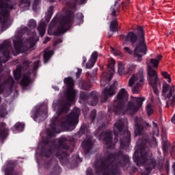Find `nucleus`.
I'll return each mask as SVG.
<instances>
[{"label": "nucleus", "instance_id": "1", "mask_svg": "<svg viewBox=\"0 0 175 175\" xmlns=\"http://www.w3.org/2000/svg\"><path fill=\"white\" fill-rule=\"evenodd\" d=\"M120 39H124L122 45L126 46L129 42H131L133 51L128 46H124V50L130 55H134V57L138 58L139 62H142V57L147 54V44L144 40V32L142 27H138V35L131 31L126 36L122 35Z\"/></svg>", "mask_w": 175, "mask_h": 175}, {"label": "nucleus", "instance_id": "2", "mask_svg": "<svg viewBox=\"0 0 175 175\" xmlns=\"http://www.w3.org/2000/svg\"><path fill=\"white\" fill-rule=\"evenodd\" d=\"M128 120L126 119H123L118 120L114 124L113 132L115 133V139H113L111 137V132L105 131L101 133L99 136V139L103 140L107 146L109 147H113L116 144V140H118L117 137L119 135H121L120 138V146L124 148L126 146H129L131 143V133L128 131Z\"/></svg>", "mask_w": 175, "mask_h": 175}, {"label": "nucleus", "instance_id": "3", "mask_svg": "<svg viewBox=\"0 0 175 175\" xmlns=\"http://www.w3.org/2000/svg\"><path fill=\"white\" fill-rule=\"evenodd\" d=\"M129 96L128 92L124 88L119 91L116 98L114 101V106L116 107V113H122L126 114H135L139 111V109L143 105L144 99L139 97H131V100L127 105L124 106V104L128 100Z\"/></svg>", "mask_w": 175, "mask_h": 175}, {"label": "nucleus", "instance_id": "4", "mask_svg": "<svg viewBox=\"0 0 175 175\" xmlns=\"http://www.w3.org/2000/svg\"><path fill=\"white\" fill-rule=\"evenodd\" d=\"M65 84H67V90L66 98L68 101V103H66L65 101L59 102L58 105L55 102L53 103V106L55 109H57V114H61V113H65L69 111V105L70 103L75 102V98H76V91L73 90V79L70 77L64 79Z\"/></svg>", "mask_w": 175, "mask_h": 175}, {"label": "nucleus", "instance_id": "5", "mask_svg": "<svg viewBox=\"0 0 175 175\" xmlns=\"http://www.w3.org/2000/svg\"><path fill=\"white\" fill-rule=\"evenodd\" d=\"M79 116H80V109L76 107L74 108L71 113L62 123L61 127L63 129H67V131H73L79 122Z\"/></svg>", "mask_w": 175, "mask_h": 175}, {"label": "nucleus", "instance_id": "6", "mask_svg": "<svg viewBox=\"0 0 175 175\" xmlns=\"http://www.w3.org/2000/svg\"><path fill=\"white\" fill-rule=\"evenodd\" d=\"M144 81V75L143 70H141L137 74L133 75L129 81V87H131L133 94H138L139 92L143 83Z\"/></svg>", "mask_w": 175, "mask_h": 175}, {"label": "nucleus", "instance_id": "7", "mask_svg": "<svg viewBox=\"0 0 175 175\" xmlns=\"http://www.w3.org/2000/svg\"><path fill=\"white\" fill-rule=\"evenodd\" d=\"M96 173L98 175H114L116 174V169L113 167V165L110 163V161H107L105 162L100 163V166L95 165Z\"/></svg>", "mask_w": 175, "mask_h": 175}, {"label": "nucleus", "instance_id": "8", "mask_svg": "<svg viewBox=\"0 0 175 175\" xmlns=\"http://www.w3.org/2000/svg\"><path fill=\"white\" fill-rule=\"evenodd\" d=\"M148 84L152 87L154 94L158 95V94H159V91L157 87H158V84L159 83V78H158L157 71H155L151 66H148Z\"/></svg>", "mask_w": 175, "mask_h": 175}, {"label": "nucleus", "instance_id": "9", "mask_svg": "<svg viewBox=\"0 0 175 175\" xmlns=\"http://www.w3.org/2000/svg\"><path fill=\"white\" fill-rule=\"evenodd\" d=\"M9 9H13V6L9 4V0H0V21L3 23L2 27L8 24Z\"/></svg>", "mask_w": 175, "mask_h": 175}, {"label": "nucleus", "instance_id": "10", "mask_svg": "<svg viewBox=\"0 0 175 175\" xmlns=\"http://www.w3.org/2000/svg\"><path fill=\"white\" fill-rule=\"evenodd\" d=\"M174 92V85H169L166 82L163 83V95L165 97L166 105L165 107H169V103L173 106L175 103V96L173 95Z\"/></svg>", "mask_w": 175, "mask_h": 175}, {"label": "nucleus", "instance_id": "11", "mask_svg": "<svg viewBox=\"0 0 175 175\" xmlns=\"http://www.w3.org/2000/svg\"><path fill=\"white\" fill-rule=\"evenodd\" d=\"M31 116L35 121H38V120H44L47 118V108L45 107L43 110V107H39V105L34 107L32 109Z\"/></svg>", "mask_w": 175, "mask_h": 175}, {"label": "nucleus", "instance_id": "12", "mask_svg": "<svg viewBox=\"0 0 175 175\" xmlns=\"http://www.w3.org/2000/svg\"><path fill=\"white\" fill-rule=\"evenodd\" d=\"M64 12L68 13L66 17L62 16L59 21L60 22V27L57 29V33H65L66 32V29H65V24H68V23H70L72 19L73 18V14L70 12V11H67L64 9Z\"/></svg>", "mask_w": 175, "mask_h": 175}, {"label": "nucleus", "instance_id": "13", "mask_svg": "<svg viewBox=\"0 0 175 175\" xmlns=\"http://www.w3.org/2000/svg\"><path fill=\"white\" fill-rule=\"evenodd\" d=\"M90 98H92V99H93V102L91 103L92 106L96 105V103H98V93L96 92H93L90 94L85 93L84 92H81L80 98L82 99V100H84L85 99H90Z\"/></svg>", "mask_w": 175, "mask_h": 175}, {"label": "nucleus", "instance_id": "14", "mask_svg": "<svg viewBox=\"0 0 175 175\" xmlns=\"http://www.w3.org/2000/svg\"><path fill=\"white\" fill-rule=\"evenodd\" d=\"M11 42L10 40H6L3 42L0 46V53H2L3 55L5 57V61L3 62H7L8 59L9 58V53L10 51Z\"/></svg>", "mask_w": 175, "mask_h": 175}, {"label": "nucleus", "instance_id": "15", "mask_svg": "<svg viewBox=\"0 0 175 175\" xmlns=\"http://www.w3.org/2000/svg\"><path fill=\"white\" fill-rule=\"evenodd\" d=\"M116 90H117V82L107 87L103 92V98L105 100H107L110 96H113L116 94Z\"/></svg>", "mask_w": 175, "mask_h": 175}, {"label": "nucleus", "instance_id": "16", "mask_svg": "<svg viewBox=\"0 0 175 175\" xmlns=\"http://www.w3.org/2000/svg\"><path fill=\"white\" fill-rule=\"evenodd\" d=\"M136 68V66L133 64L129 65L125 69V65L122 63H119L118 64V73L119 75H124V73L128 74L131 73L133 69Z\"/></svg>", "mask_w": 175, "mask_h": 175}, {"label": "nucleus", "instance_id": "17", "mask_svg": "<svg viewBox=\"0 0 175 175\" xmlns=\"http://www.w3.org/2000/svg\"><path fill=\"white\" fill-rule=\"evenodd\" d=\"M14 46L16 51L18 53H23V42L21 40V36L16 37L14 39Z\"/></svg>", "mask_w": 175, "mask_h": 175}, {"label": "nucleus", "instance_id": "18", "mask_svg": "<svg viewBox=\"0 0 175 175\" xmlns=\"http://www.w3.org/2000/svg\"><path fill=\"white\" fill-rule=\"evenodd\" d=\"M142 158V159H144L146 157H148V154H147V149H146V147L142 146L139 150L135 151L133 158Z\"/></svg>", "mask_w": 175, "mask_h": 175}, {"label": "nucleus", "instance_id": "19", "mask_svg": "<svg viewBox=\"0 0 175 175\" xmlns=\"http://www.w3.org/2000/svg\"><path fill=\"white\" fill-rule=\"evenodd\" d=\"M142 122H143L142 119L137 120V122L135 123V136H137L139 135H142V133H143Z\"/></svg>", "mask_w": 175, "mask_h": 175}, {"label": "nucleus", "instance_id": "20", "mask_svg": "<svg viewBox=\"0 0 175 175\" xmlns=\"http://www.w3.org/2000/svg\"><path fill=\"white\" fill-rule=\"evenodd\" d=\"M155 168V160L152 159H147L145 163V169L148 173H150L152 169Z\"/></svg>", "mask_w": 175, "mask_h": 175}, {"label": "nucleus", "instance_id": "21", "mask_svg": "<svg viewBox=\"0 0 175 175\" xmlns=\"http://www.w3.org/2000/svg\"><path fill=\"white\" fill-rule=\"evenodd\" d=\"M118 9H120V4H118V1H115L114 4H113L110 8L111 16L113 17H116L117 16V12H118Z\"/></svg>", "mask_w": 175, "mask_h": 175}, {"label": "nucleus", "instance_id": "22", "mask_svg": "<svg viewBox=\"0 0 175 175\" xmlns=\"http://www.w3.org/2000/svg\"><path fill=\"white\" fill-rule=\"evenodd\" d=\"M38 31L41 38L44 36L46 33V23L44 22H41L38 27Z\"/></svg>", "mask_w": 175, "mask_h": 175}, {"label": "nucleus", "instance_id": "23", "mask_svg": "<svg viewBox=\"0 0 175 175\" xmlns=\"http://www.w3.org/2000/svg\"><path fill=\"white\" fill-rule=\"evenodd\" d=\"M54 52H53V50L50 49H46L44 53V63L47 64L49 62L50 58H51V56L53 55Z\"/></svg>", "mask_w": 175, "mask_h": 175}, {"label": "nucleus", "instance_id": "24", "mask_svg": "<svg viewBox=\"0 0 175 175\" xmlns=\"http://www.w3.org/2000/svg\"><path fill=\"white\" fill-rule=\"evenodd\" d=\"M82 147L86 150V152H90V150H91V147H92V142H91V139H85L82 142Z\"/></svg>", "mask_w": 175, "mask_h": 175}, {"label": "nucleus", "instance_id": "25", "mask_svg": "<svg viewBox=\"0 0 175 175\" xmlns=\"http://www.w3.org/2000/svg\"><path fill=\"white\" fill-rule=\"evenodd\" d=\"M98 58V53L96 52H94L92 55V57L90 59V62H91V64L89 66L88 64H86L87 69H91L95 64V62H96V59Z\"/></svg>", "mask_w": 175, "mask_h": 175}, {"label": "nucleus", "instance_id": "26", "mask_svg": "<svg viewBox=\"0 0 175 175\" xmlns=\"http://www.w3.org/2000/svg\"><path fill=\"white\" fill-rule=\"evenodd\" d=\"M160 59H162V55H158L156 58L150 59V64H152L153 68H158Z\"/></svg>", "mask_w": 175, "mask_h": 175}, {"label": "nucleus", "instance_id": "27", "mask_svg": "<svg viewBox=\"0 0 175 175\" xmlns=\"http://www.w3.org/2000/svg\"><path fill=\"white\" fill-rule=\"evenodd\" d=\"M55 151H57L55 155L59 159H65L68 156V154L64 152L61 149H55Z\"/></svg>", "mask_w": 175, "mask_h": 175}, {"label": "nucleus", "instance_id": "28", "mask_svg": "<svg viewBox=\"0 0 175 175\" xmlns=\"http://www.w3.org/2000/svg\"><path fill=\"white\" fill-rule=\"evenodd\" d=\"M118 26V23L117 22V19L115 18L113 21L111 22L109 29L111 32H117V28Z\"/></svg>", "mask_w": 175, "mask_h": 175}, {"label": "nucleus", "instance_id": "29", "mask_svg": "<svg viewBox=\"0 0 175 175\" xmlns=\"http://www.w3.org/2000/svg\"><path fill=\"white\" fill-rule=\"evenodd\" d=\"M30 82H31V79H29V75H25L21 81V84L23 87H27V85H28V84H29Z\"/></svg>", "mask_w": 175, "mask_h": 175}, {"label": "nucleus", "instance_id": "30", "mask_svg": "<svg viewBox=\"0 0 175 175\" xmlns=\"http://www.w3.org/2000/svg\"><path fill=\"white\" fill-rule=\"evenodd\" d=\"M37 40H38V36H36V35H34L31 38H30L27 41V44L30 46H29L30 49H32V47L35 46V43H36Z\"/></svg>", "mask_w": 175, "mask_h": 175}, {"label": "nucleus", "instance_id": "31", "mask_svg": "<svg viewBox=\"0 0 175 175\" xmlns=\"http://www.w3.org/2000/svg\"><path fill=\"white\" fill-rule=\"evenodd\" d=\"M31 2L29 0H23L21 3V8H23L25 10H27L29 8Z\"/></svg>", "mask_w": 175, "mask_h": 175}, {"label": "nucleus", "instance_id": "32", "mask_svg": "<svg viewBox=\"0 0 175 175\" xmlns=\"http://www.w3.org/2000/svg\"><path fill=\"white\" fill-rule=\"evenodd\" d=\"M59 144L60 148H64L66 150L68 148V146H66V138H62L59 141Z\"/></svg>", "mask_w": 175, "mask_h": 175}, {"label": "nucleus", "instance_id": "33", "mask_svg": "<svg viewBox=\"0 0 175 175\" xmlns=\"http://www.w3.org/2000/svg\"><path fill=\"white\" fill-rule=\"evenodd\" d=\"M146 111L148 116H151V114H154V108H152V105H151V104H148L146 105Z\"/></svg>", "mask_w": 175, "mask_h": 175}, {"label": "nucleus", "instance_id": "34", "mask_svg": "<svg viewBox=\"0 0 175 175\" xmlns=\"http://www.w3.org/2000/svg\"><path fill=\"white\" fill-rule=\"evenodd\" d=\"M5 175H14V173H13V167L9 165L7 168H5Z\"/></svg>", "mask_w": 175, "mask_h": 175}, {"label": "nucleus", "instance_id": "35", "mask_svg": "<svg viewBox=\"0 0 175 175\" xmlns=\"http://www.w3.org/2000/svg\"><path fill=\"white\" fill-rule=\"evenodd\" d=\"M27 25H28L29 28H30V29H33L36 27V21L31 19V20L29 21Z\"/></svg>", "mask_w": 175, "mask_h": 175}, {"label": "nucleus", "instance_id": "36", "mask_svg": "<svg viewBox=\"0 0 175 175\" xmlns=\"http://www.w3.org/2000/svg\"><path fill=\"white\" fill-rule=\"evenodd\" d=\"M55 23H56V21L55 19H53L51 22V24L48 28V33L49 35H53V32H51L52 29H53V27H54V25H55Z\"/></svg>", "mask_w": 175, "mask_h": 175}, {"label": "nucleus", "instance_id": "37", "mask_svg": "<svg viewBox=\"0 0 175 175\" xmlns=\"http://www.w3.org/2000/svg\"><path fill=\"white\" fill-rule=\"evenodd\" d=\"M153 133L155 136H158L159 133V128H158V124L153 122Z\"/></svg>", "mask_w": 175, "mask_h": 175}, {"label": "nucleus", "instance_id": "38", "mask_svg": "<svg viewBox=\"0 0 175 175\" xmlns=\"http://www.w3.org/2000/svg\"><path fill=\"white\" fill-rule=\"evenodd\" d=\"M113 79V76L110 75L109 77L108 78L107 81L106 80H103L100 81V85L101 87H106L107 84H109V82Z\"/></svg>", "mask_w": 175, "mask_h": 175}, {"label": "nucleus", "instance_id": "39", "mask_svg": "<svg viewBox=\"0 0 175 175\" xmlns=\"http://www.w3.org/2000/svg\"><path fill=\"white\" fill-rule=\"evenodd\" d=\"M161 75L166 79H168V83H172V78L170 77V75H169V73H167V72L163 71L161 72Z\"/></svg>", "mask_w": 175, "mask_h": 175}, {"label": "nucleus", "instance_id": "40", "mask_svg": "<svg viewBox=\"0 0 175 175\" xmlns=\"http://www.w3.org/2000/svg\"><path fill=\"white\" fill-rule=\"evenodd\" d=\"M14 128L18 131H24V123L18 122L15 124Z\"/></svg>", "mask_w": 175, "mask_h": 175}, {"label": "nucleus", "instance_id": "41", "mask_svg": "<svg viewBox=\"0 0 175 175\" xmlns=\"http://www.w3.org/2000/svg\"><path fill=\"white\" fill-rule=\"evenodd\" d=\"M111 53L113 55H116L118 57H122V53L120 51H117L113 48H111Z\"/></svg>", "mask_w": 175, "mask_h": 175}, {"label": "nucleus", "instance_id": "42", "mask_svg": "<svg viewBox=\"0 0 175 175\" xmlns=\"http://www.w3.org/2000/svg\"><path fill=\"white\" fill-rule=\"evenodd\" d=\"M14 75L16 80H18V79H20V76L21 75V72H20V70H17L16 71L14 72Z\"/></svg>", "mask_w": 175, "mask_h": 175}, {"label": "nucleus", "instance_id": "43", "mask_svg": "<svg viewBox=\"0 0 175 175\" xmlns=\"http://www.w3.org/2000/svg\"><path fill=\"white\" fill-rule=\"evenodd\" d=\"M115 64L116 63L114 62V59H111V62L109 65V69H111V70H112V72H114V64Z\"/></svg>", "mask_w": 175, "mask_h": 175}, {"label": "nucleus", "instance_id": "44", "mask_svg": "<svg viewBox=\"0 0 175 175\" xmlns=\"http://www.w3.org/2000/svg\"><path fill=\"white\" fill-rule=\"evenodd\" d=\"M53 16V14H51V12H49L46 16L45 18L46 20V23H49V21H50L51 16Z\"/></svg>", "mask_w": 175, "mask_h": 175}, {"label": "nucleus", "instance_id": "45", "mask_svg": "<svg viewBox=\"0 0 175 175\" xmlns=\"http://www.w3.org/2000/svg\"><path fill=\"white\" fill-rule=\"evenodd\" d=\"M78 18L79 20V23L81 24V23H83V18H84V16H83L82 13L78 14Z\"/></svg>", "mask_w": 175, "mask_h": 175}, {"label": "nucleus", "instance_id": "46", "mask_svg": "<svg viewBox=\"0 0 175 175\" xmlns=\"http://www.w3.org/2000/svg\"><path fill=\"white\" fill-rule=\"evenodd\" d=\"M27 29L25 27H22L20 31V35H23V33H25L27 32Z\"/></svg>", "mask_w": 175, "mask_h": 175}, {"label": "nucleus", "instance_id": "47", "mask_svg": "<svg viewBox=\"0 0 175 175\" xmlns=\"http://www.w3.org/2000/svg\"><path fill=\"white\" fill-rule=\"evenodd\" d=\"M39 64H40L39 61H37L34 63V64H33L34 70H36V69H38L39 68Z\"/></svg>", "mask_w": 175, "mask_h": 175}, {"label": "nucleus", "instance_id": "48", "mask_svg": "<svg viewBox=\"0 0 175 175\" xmlns=\"http://www.w3.org/2000/svg\"><path fill=\"white\" fill-rule=\"evenodd\" d=\"M52 131L53 133H59V132H61L60 131L57 130V126L52 127Z\"/></svg>", "mask_w": 175, "mask_h": 175}, {"label": "nucleus", "instance_id": "49", "mask_svg": "<svg viewBox=\"0 0 175 175\" xmlns=\"http://www.w3.org/2000/svg\"><path fill=\"white\" fill-rule=\"evenodd\" d=\"M86 175H92V169L88 168L86 171Z\"/></svg>", "mask_w": 175, "mask_h": 175}, {"label": "nucleus", "instance_id": "50", "mask_svg": "<svg viewBox=\"0 0 175 175\" xmlns=\"http://www.w3.org/2000/svg\"><path fill=\"white\" fill-rule=\"evenodd\" d=\"M169 146H170V144H169V143H165L163 145V150H164V151H166V150H167V147H169Z\"/></svg>", "mask_w": 175, "mask_h": 175}, {"label": "nucleus", "instance_id": "51", "mask_svg": "<svg viewBox=\"0 0 175 175\" xmlns=\"http://www.w3.org/2000/svg\"><path fill=\"white\" fill-rule=\"evenodd\" d=\"M81 68H78V72H77V77H79L80 73H81Z\"/></svg>", "mask_w": 175, "mask_h": 175}, {"label": "nucleus", "instance_id": "52", "mask_svg": "<svg viewBox=\"0 0 175 175\" xmlns=\"http://www.w3.org/2000/svg\"><path fill=\"white\" fill-rule=\"evenodd\" d=\"M6 136V133L5 132L0 131V137H5Z\"/></svg>", "mask_w": 175, "mask_h": 175}, {"label": "nucleus", "instance_id": "53", "mask_svg": "<svg viewBox=\"0 0 175 175\" xmlns=\"http://www.w3.org/2000/svg\"><path fill=\"white\" fill-rule=\"evenodd\" d=\"M51 154V150H48L45 154V157H50V154Z\"/></svg>", "mask_w": 175, "mask_h": 175}, {"label": "nucleus", "instance_id": "54", "mask_svg": "<svg viewBox=\"0 0 175 175\" xmlns=\"http://www.w3.org/2000/svg\"><path fill=\"white\" fill-rule=\"evenodd\" d=\"M49 40H50V38L46 37V38H45V40L43 41V43H44V44H46V43H47V42H49Z\"/></svg>", "mask_w": 175, "mask_h": 175}, {"label": "nucleus", "instance_id": "55", "mask_svg": "<svg viewBox=\"0 0 175 175\" xmlns=\"http://www.w3.org/2000/svg\"><path fill=\"white\" fill-rule=\"evenodd\" d=\"M6 116V111H3V113H1V112H0V117H5Z\"/></svg>", "mask_w": 175, "mask_h": 175}, {"label": "nucleus", "instance_id": "56", "mask_svg": "<svg viewBox=\"0 0 175 175\" xmlns=\"http://www.w3.org/2000/svg\"><path fill=\"white\" fill-rule=\"evenodd\" d=\"M29 64H31V62L29 61H26L24 62V65H25L26 66H29Z\"/></svg>", "mask_w": 175, "mask_h": 175}, {"label": "nucleus", "instance_id": "57", "mask_svg": "<svg viewBox=\"0 0 175 175\" xmlns=\"http://www.w3.org/2000/svg\"><path fill=\"white\" fill-rule=\"evenodd\" d=\"M172 124H175V113L172 118Z\"/></svg>", "mask_w": 175, "mask_h": 175}, {"label": "nucleus", "instance_id": "58", "mask_svg": "<svg viewBox=\"0 0 175 175\" xmlns=\"http://www.w3.org/2000/svg\"><path fill=\"white\" fill-rule=\"evenodd\" d=\"M137 144L138 145V146H143V144H144V142H142V143H140V141H138L137 142Z\"/></svg>", "mask_w": 175, "mask_h": 175}, {"label": "nucleus", "instance_id": "59", "mask_svg": "<svg viewBox=\"0 0 175 175\" xmlns=\"http://www.w3.org/2000/svg\"><path fill=\"white\" fill-rule=\"evenodd\" d=\"M48 135H49V137H51V136H54V133L49 132Z\"/></svg>", "mask_w": 175, "mask_h": 175}, {"label": "nucleus", "instance_id": "60", "mask_svg": "<svg viewBox=\"0 0 175 175\" xmlns=\"http://www.w3.org/2000/svg\"><path fill=\"white\" fill-rule=\"evenodd\" d=\"M99 133H100V130H98V131H97L96 132V133H95L96 136H99Z\"/></svg>", "mask_w": 175, "mask_h": 175}, {"label": "nucleus", "instance_id": "61", "mask_svg": "<svg viewBox=\"0 0 175 175\" xmlns=\"http://www.w3.org/2000/svg\"><path fill=\"white\" fill-rule=\"evenodd\" d=\"M87 2V0H81V5H83V3H85Z\"/></svg>", "mask_w": 175, "mask_h": 175}, {"label": "nucleus", "instance_id": "62", "mask_svg": "<svg viewBox=\"0 0 175 175\" xmlns=\"http://www.w3.org/2000/svg\"><path fill=\"white\" fill-rule=\"evenodd\" d=\"M172 169H173L174 173L175 174V163L172 165Z\"/></svg>", "mask_w": 175, "mask_h": 175}, {"label": "nucleus", "instance_id": "63", "mask_svg": "<svg viewBox=\"0 0 175 175\" xmlns=\"http://www.w3.org/2000/svg\"><path fill=\"white\" fill-rule=\"evenodd\" d=\"M85 62H87V58L83 57V64H85Z\"/></svg>", "mask_w": 175, "mask_h": 175}, {"label": "nucleus", "instance_id": "64", "mask_svg": "<svg viewBox=\"0 0 175 175\" xmlns=\"http://www.w3.org/2000/svg\"><path fill=\"white\" fill-rule=\"evenodd\" d=\"M87 64H88V66H90L91 62H90V60H89V62Z\"/></svg>", "mask_w": 175, "mask_h": 175}]
</instances>
